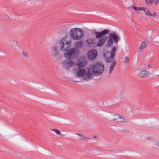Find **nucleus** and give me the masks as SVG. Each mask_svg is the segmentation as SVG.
Instances as JSON below:
<instances>
[{"label": "nucleus", "mask_w": 159, "mask_h": 159, "mask_svg": "<svg viewBox=\"0 0 159 159\" xmlns=\"http://www.w3.org/2000/svg\"><path fill=\"white\" fill-rule=\"evenodd\" d=\"M109 31L107 29L100 31V47L105 44L106 48H111V50L118 49V43L120 40L119 36L115 33H111L108 35Z\"/></svg>", "instance_id": "1"}, {"label": "nucleus", "mask_w": 159, "mask_h": 159, "mask_svg": "<svg viewBox=\"0 0 159 159\" xmlns=\"http://www.w3.org/2000/svg\"><path fill=\"white\" fill-rule=\"evenodd\" d=\"M64 57L66 58L61 62L63 67L67 70L70 69L72 66L74 62L71 58H74L78 55L79 50H65Z\"/></svg>", "instance_id": "2"}, {"label": "nucleus", "mask_w": 159, "mask_h": 159, "mask_svg": "<svg viewBox=\"0 0 159 159\" xmlns=\"http://www.w3.org/2000/svg\"><path fill=\"white\" fill-rule=\"evenodd\" d=\"M71 38L74 40H80L83 37V31L80 28H72L70 31Z\"/></svg>", "instance_id": "3"}, {"label": "nucleus", "mask_w": 159, "mask_h": 159, "mask_svg": "<svg viewBox=\"0 0 159 159\" xmlns=\"http://www.w3.org/2000/svg\"><path fill=\"white\" fill-rule=\"evenodd\" d=\"M99 63L98 62L93 65L92 69L91 68L88 69L87 72L84 75V79L85 80H88L89 79L90 77L92 74H94L95 76H98L99 74Z\"/></svg>", "instance_id": "4"}, {"label": "nucleus", "mask_w": 159, "mask_h": 159, "mask_svg": "<svg viewBox=\"0 0 159 159\" xmlns=\"http://www.w3.org/2000/svg\"><path fill=\"white\" fill-rule=\"evenodd\" d=\"M66 37H64L61 39L59 42V46L60 49L61 50H77L75 48H71V41H67L66 42L64 41L65 40Z\"/></svg>", "instance_id": "5"}, {"label": "nucleus", "mask_w": 159, "mask_h": 159, "mask_svg": "<svg viewBox=\"0 0 159 159\" xmlns=\"http://www.w3.org/2000/svg\"><path fill=\"white\" fill-rule=\"evenodd\" d=\"M115 55V50H107L103 53V57L106 62L109 63L113 61Z\"/></svg>", "instance_id": "6"}, {"label": "nucleus", "mask_w": 159, "mask_h": 159, "mask_svg": "<svg viewBox=\"0 0 159 159\" xmlns=\"http://www.w3.org/2000/svg\"><path fill=\"white\" fill-rule=\"evenodd\" d=\"M97 50H89L87 53L88 58L90 60L95 59L97 56Z\"/></svg>", "instance_id": "7"}, {"label": "nucleus", "mask_w": 159, "mask_h": 159, "mask_svg": "<svg viewBox=\"0 0 159 159\" xmlns=\"http://www.w3.org/2000/svg\"><path fill=\"white\" fill-rule=\"evenodd\" d=\"M112 120L115 122H122L125 121L123 117L118 114H115L113 115Z\"/></svg>", "instance_id": "8"}, {"label": "nucleus", "mask_w": 159, "mask_h": 159, "mask_svg": "<svg viewBox=\"0 0 159 159\" xmlns=\"http://www.w3.org/2000/svg\"><path fill=\"white\" fill-rule=\"evenodd\" d=\"M116 61L114 60L113 62L111 64L107 69L106 70V73L107 75H109L110 74L113 70L116 64Z\"/></svg>", "instance_id": "9"}, {"label": "nucleus", "mask_w": 159, "mask_h": 159, "mask_svg": "<svg viewBox=\"0 0 159 159\" xmlns=\"http://www.w3.org/2000/svg\"><path fill=\"white\" fill-rule=\"evenodd\" d=\"M148 75V71L146 70H140L137 73V75L140 78H144Z\"/></svg>", "instance_id": "10"}, {"label": "nucleus", "mask_w": 159, "mask_h": 159, "mask_svg": "<svg viewBox=\"0 0 159 159\" xmlns=\"http://www.w3.org/2000/svg\"><path fill=\"white\" fill-rule=\"evenodd\" d=\"M87 41L89 46H90V45H91V46H92V44H93V45L94 46H96L99 47V39L98 40V41L97 44L95 40L92 38H89L87 40Z\"/></svg>", "instance_id": "11"}, {"label": "nucleus", "mask_w": 159, "mask_h": 159, "mask_svg": "<svg viewBox=\"0 0 159 159\" xmlns=\"http://www.w3.org/2000/svg\"><path fill=\"white\" fill-rule=\"evenodd\" d=\"M51 55L57 59L61 58V54L59 52L58 50H52Z\"/></svg>", "instance_id": "12"}, {"label": "nucleus", "mask_w": 159, "mask_h": 159, "mask_svg": "<svg viewBox=\"0 0 159 159\" xmlns=\"http://www.w3.org/2000/svg\"><path fill=\"white\" fill-rule=\"evenodd\" d=\"M85 73V70L84 69H82L78 70L76 75L77 77H82L84 75Z\"/></svg>", "instance_id": "13"}, {"label": "nucleus", "mask_w": 159, "mask_h": 159, "mask_svg": "<svg viewBox=\"0 0 159 159\" xmlns=\"http://www.w3.org/2000/svg\"><path fill=\"white\" fill-rule=\"evenodd\" d=\"M20 53L24 58H27L28 56V53L26 50H21Z\"/></svg>", "instance_id": "14"}, {"label": "nucleus", "mask_w": 159, "mask_h": 159, "mask_svg": "<svg viewBox=\"0 0 159 159\" xmlns=\"http://www.w3.org/2000/svg\"><path fill=\"white\" fill-rule=\"evenodd\" d=\"M143 11L144 12L147 16H153V14L150 12L149 10L145 7Z\"/></svg>", "instance_id": "15"}, {"label": "nucleus", "mask_w": 159, "mask_h": 159, "mask_svg": "<svg viewBox=\"0 0 159 159\" xmlns=\"http://www.w3.org/2000/svg\"><path fill=\"white\" fill-rule=\"evenodd\" d=\"M75 44L76 48H80L82 45L83 42L81 41H77L75 43Z\"/></svg>", "instance_id": "16"}, {"label": "nucleus", "mask_w": 159, "mask_h": 159, "mask_svg": "<svg viewBox=\"0 0 159 159\" xmlns=\"http://www.w3.org/2000/svg\"><path fill=\"white\" fill-rule=\"evenodd\" d=\"M146 46V43L145 42H143L141 44V45L139 47V49H143L144 48H145Z\"/></svg>", "instance_id": "17"}, {"label": "nucleus", "mask_w": 159, "mask_h": 159, "mask_svg": "<svg viewBox=\"0 0 159 159\" xmlns=\"http://www.w3.org/2000/svg\"><path fill=\"white\" fill-rule=\"evenodd\" d=\"M104 70V66L103 65L100 64V74H101Z\"/></svg>", "instance_id": "18"}, {"label": "nucleus", "mask_w": 159, "mask_h": 159, "mask_svg": "<svg viewBox=\"0 0 159 159\" xmlns=\"http://www.w3.org/2000/svg\"><path fill=\"white\" fill-rule=\"evenodd\" d=\"M78 67L80 69L83 67L84 65L82 63L81 61H79L77 64Z\"/></svg>", "instance_id": "19"}, {"label": "nucleus", "mask_w": 159, "mask_h": 159, "mask_svg": "<svg viewBox=\"0 0 159 159\" xmlns=\"http://www.w3.org/2000/svg\"><path fill=\"white\" fill-rule=\"evenodd\" d=\"M51 130L57 134H61V132L60 131L56 129H51Z\"/></svg>", "instance_id": "20"}, {"label": "nucleus", "mask_w": 159, "mask_h": 159, "mask_svg": "<svg viewBox=\"0 0 159 159\" xmlns=\"http://www.w3.org/2000/svg\"><path fill=\"white\" fill-rule=\"evenodd\" d=\"M144 65L146 66V67L147 69H148V68H152V66L150 64L146 63H144Z\"/></svg>", "instance_id": "21"}, {"label": "nucleus", "mask_w": 159, "mask_h": 159, "mask_svg": "<svg viewBox=\"0 0 159 159\" xmlns=\"http://www.w3.org/2000/svg\"><path fill=\"white\" fill-rule=\"evenodd\" d=\"M146 3L148 5H150L154 2V0H145Z\"/></svg>", "instance_id": "22"}, {"label": "nucleus", "mask_w": 159, "mask_h": 159, "mask_svg": "<svg viewBox=\"0 0 159 159\" xmlns=\"http://www.w3.org/2000/svg\"><path fill=\"white\" fill-rule=\"evenodd\" d=\"M76 135H79L80 137V139H90L89 138H87L86 137H85L83 135L80 134L78 133H76Z\"/></svg>", "instance_id": "23"}, {"label": "nucleus", "mask_w": 159, "mask_h": 159, "mask_svg": "<svg viewBox=\"0 0 159 159\" xmlns=\"http://www.w3.org/2000/svg\"><path fill=\"white\" fill-rule=\"evenodd\" d=\"M129 58L126 57L125 60L124 61V63L125 64L127 65L128 64V63H129Z\"/></svg>", "instance_id": "24"}, {"label": "nucleus", "mask_w": 159, "mask_h": 159, "mask_svg": "<svg viewBox=\"0 0 159 159\" xmlns=\"http://www.w3.org/2000/svg\"><path fill=\"white\" fill-rule=\"evenodd\" d=\"M95 34L96 38L97 39L99 38V32H94Z\"/></svg>", "instance_id": "25"}, {"label": "nucleus", "mask_w": 159, "mask_h": 159, "mask_svg": "<svg viewBox=\"0 0 159 159\" xmlns=\"http://www.w3.org/2000/svg\"><path fill=\"white\" fill-rule=\"evenodd\" d=\"M144 7H137V10L143 11Z\"/></svg>", "instance_id": "26"}, {"label": "nucleus", "mask_w": 159, "mask_h": 159, "mask_svg": "<svg viewBox=\"0 0 159 159\" xmlns=\"http://www.w3.org/2000/svg\"><path fill=\"white\" fill-rule=\"evenodd\" d=\"M132 8L135 10H137V7H135V6H132Z\"/></svg>", "instance_id": "27"}, {"label": "nucleus", "mask_w": 159, "mask_h": 159, "mask_svg": "<svg viewBox=\"0 0 159 159\" xmlns=\"http://www.w3.org/2000/svg\"><path fill=\"white\" fill-rule=\"evenodd\" d=\"M153 14V16H153V17H154L156 16V14L155 12H154L153 14Z\"/></svg>", "instance_id": "28"}, {"label": "nucleus", "mask_w": 159, "mask_h": 159, "mask_svg": "<svg viewBox=\"0 0 159 159\" xmlns=\"http://www.w3.org/2000/svg\"><path fill=\"white\" fill-rule=\"evenodd\" d=\"M156 145L157 146H159V142H156Z\"/></svg>", "instance_id": "29"}, {"label": "nucleus", "mask_w": 159, "mask_h": 159, "mask_svg": "<svg viewBox=\"0 0 159 159\" xmlns=\"http://www.w3.org/2000/svg\"><path fill=\"white\" fill-rule=\"evenodd\" d=\"M57 48L56 46H54V47H53V50H57Z\"/></svg>", "instance_id": "30"}, {"label": "nucleus", "mask_w": 159, "mask_h": 159, "mask_svg": "<svg viewBox=\"0 0 159 159\" xmlns=\"http://www.w3.org/2000/svg\"><path fill=\"white\" fill-rule=\"evenodd\" d=\"M96 136H93V138H96Z\"/></svg>", "instance_id": "31"}, {"label": "nucleus", "mask_w": 159, "mask_h": 159, "mask_svg": "<svg viewBox=\"0 0 159 159\" xmlns=\"http://www.w3.org/2000/svg\"><path fill=\"white\" fill-rule=\"evenodd\" d=\"M26 159H30L29 158H26Z\"/></svg>", "instance_id": "32"}, {"label": "nucleus", "mask_w": 159, "mask_h": 159, "mask_svg": "<svg viewBox=\"0 0 159 159\" xmlns=\"http://www.w3.org/2000/svg\"><path fill=\"white\" fill-rule=\"evenodd\" d=\"M91 50H96V49H92Z\"/></svg>", "instance_id": "33"}]
</instances>
